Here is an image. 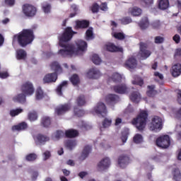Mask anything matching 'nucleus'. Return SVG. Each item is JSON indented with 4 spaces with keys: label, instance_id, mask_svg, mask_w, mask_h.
I'll use <instances>...</instances> for the list:
<instances>
[{
    "label": "nucleus",
    "instance_id": "ddd939ff",
    "mask_svg": "<svg viewBox=\"0 0 181 181\" xmlns=\"http://www.w3.org/2000/svg\"><path fill=\"white\" fill-rule=\"evenodd\" d=\"M90 26V21L88 20H77L75 21V25L74 28L75 30H78V29H87Z\"/></svg>",
    "mask_w": 181,
    "mask_h": 181
},
{
    "label": "nucleus",
    "instance_id": "a18cd8bd",
    "mask_svg": "<svg viewBox=\"0 0 181 181\" xmlns=\"http://www.w3.org/2000/svg\"><path fill=\"white\" fill-rule=\"evenodd\" d=\"M112 35L117 40H124L125 39V34L124 33H113Z\"/></svg>",
    "mask_w": 181,
    "mask_h": 181
},
{
    "label": "nucleus",
    "instance_id": "0e129e2a",
    "mask_svg": "<svg viewBox=\"0 0 181 181\" xmlns=\"http://www.w3.org/2000/svg\"><path fill=\"white\" fill-rule=\"evenodd\" d=\"M173 40H174V42H175L177 45H179V43H180V35H179V34H175V35L173 37Z\"/></svg>",
    "mask_w": 181,
    "mask_h": 181
},
{
    "label": "nucleus",
    "instance_id": "49530a36",
    "mask_svg": "<svg viewBox=\"0 0 181 181\" xmlns=\"http://www.w3.org/2000/svg\"><path fill=\"white\" fill-rule=\"evenodd\" d=\"M74 114L76 117H83L84 115V110L78 109L76 106L74 107Z\"/></svg>",
    "mask_w": 181,
    "mask_h": 181
},
{
    "label": "nucleus",
    "instance_id": "dca6fc26",
    "mask_svg": "<svg viewBox=\"0 0 181 181\" xmlns=\"http://www.w3.org/2000/svg\"><path fill=\"white\" fill-rule=\"evenodd\" d=\"M57 80V74L56 73L47 74L43 78V83L44 84L49 83H56Z\"/></svg>",
    "mask_w": 181,
    "mask_h": 181
},
{
    "label": "nucleus",
    "instance_id": "79ce46f5",
    "mask_svg": "<svg viewBox=\"0 0 181 181\" xmlns=\"http://www.w3.org/2000/svg\"><path fill=\"white\" fill-rule=\"evenodd\" d=\"M45 97L43 90L41 87H38L35 92V98L36 100H42Z\"/></svg>",
    "mask_w": 181,
    "mask_h": 181
},
{
    "label": "nucleus",
    "instance_id": "a878e982",
    "mask_svg": "<svg viewBox=\"0 0 181 181\" xmlns=\"http://www.w3.org/2000/svg\"><path fill=\"white\" fill-rule=\"evenodd\" d=\"M68 82L67 81H64L57 88L56 91H57V94H58V95H63V91H64V90H66V88H67V86H68Z\"/></svg>",
    "mask_w": 181,
    "mask_h": 181
},
{
    "label": "nucleus",
    "instance_id": "774afa93",
    "mask_svg": "<svg viewBox=\"0 0 181 181\" xmlns=\"http://www.w3.org/2000/svg\"><path fill=\"white\" fill-rule=\"evenodd\" d=\"M177 102L181 105V90L177 92Z\"/></svg>",
    "mask_w": 181,
    "mask_h": 181
},
{
    "label": "nucleus",
    "instance_id": "a211bd4d",
    "mask_svg": "<svg viewBox=\"0 0 181 181\" xmlns=\"http://www.w3.org/2000/svg\"><path fill=\"white\" fill-rule=\"evenodd\" d=\"M170 73L173 77H179L181 74V64H174L170 69Z\"/></svg>",
    "mask_w": 181,
    "mask_h": 181
},
{
    "label": "nucleus",
    "instance_id": "5701e85b",
    "mask_svg": "<svg viewBox=\"0 0 181 181\" xmlns=\"http://www.w3.org/2000/svg\"><path fill=\"white\" fill-rule=\"evenodd\" d=\"M80 135L78 130L74 129H69L65 131V136L66 138H77Z\"/></svg>",
    "mask_w": 181,
    "mask_h": 181
},
{
    "label": "nucleus",
    "instance_id": "3c124183",
    "mask_svg": "<svg viewBox=\"0 0 181 181\" xmlns=\"http://www.w3.org/2000/svg\"><path fill=\"white\" fill-rule=\"evenodd\" d=\"M112 78L115 83H119L122 80V76L118 73L113 74Z\"/></svg>",
    "mask_w": 181,
    "mask_h": 181
},
{
    "label": "nucleus",
    "instance_id": "c9c22d12",
    "mask_svg": "<svg viewBox=\"0 0 181 181\" xmlns=\"http://www.w3.org/2000/svg\"><path fill=\"white\" fill-rule=\"evenodd\" d=\"M26 51H25V49H18L17 50V59L18 60H25V59H26Z\"/></svg>",
    "mask_w": 181,
    "mask_h": 181
},
{
    "label": "nucleus",
    "instance_id": "aec40b11",
    "mask_svg": "<svg viewBox=\"0 0 181 181\" xmlns=\"http://www.w3.org/2000/svg\"><path fill=\"white\" fill-rule=\"evenodd\" d=\"M106 49L107 52H111L112 53L119 52L122 53L124 52V49L122 47H119L116 46L115 45L110 43L106 45Z\"/></svg>",
    "mask_w": 181,
    "mask_h": 181
},
{
    "label": "nucleus",
    "instance_id": "c85d7f7f",
    "mask_svg": "<svg viewBox=\"0 0 181 181\" xmlns=\"http://www.w3.org/2000/svg\"><path fill=\"white\" fill-rule=\"evenodd\" d=\"M25 129H28V124L25 122L12 127L13 131H25Z\"/></svg>",
    "mask_w": 181,
    "mask_h": 181
},
{
    "label": "nucleus",
    "instance_id": "393cba45",
    "mask_svg": "<svg viewBox=\"0 0 181 181\" xmlns=\"http://www.w3.org/2000/svg\"><path fill=\"white\" fill-rule=\"evenodd\" d=\"M50 67L52 70H54V73H56V74H60V73H63V69H62V66H60V64H59V62H53L51 64H50Z\"/></svg>",
    "mask_w": 181,
    "mask_h": 181
},
{
    "label": "nucleus",
    "instance_id": "58836bf2",
    "mask_svg": "<svg viewBox=\"0 0 181 181\" xmlns=\"http://www.w3.org/2000/svg\"><path fill=\"white\" fill-rule=\"evenodd\" d=\"M76 145L77 142L74 140H68L65 143V146H66V148H68L69 151H73V148H76Z\"/></svg>",
    "mask_w": 181,
    "mask_h": 181
},
{
    "label": "nucleus",
    "instance_id": "13d9d810",
    "mask_svg": "<svg viewBox=\"0 0 181 181\" xmlns=\"http://www.w3.org/2000/svg\"><path fill=\"white\" fill-rule=\"evenodd\" d=\"M99 11H100V6L98 5V4L97 3L93 4L91 6L92 13H98Z\"/></svg>",
    "mask_w": 181,
    "mask_h": 181
},
{
    "label": "nucleus",
    "instance_id": "9d476101",
    "mask_svg": "<svg viewBox=\"0 0 181 181\" xmlns=\"http://www.w3.org/2000/svg\"><path fill=\"white\" fill-rule=\"evenodd\" d=\"M151 51L146 49V44L144 42H140V51L139 52V56L142 60H146L151 56Z\"/></svg>",
    "mask_w": 181,
    "mask_h": 181
},
{
    "label": "nucleus",
    "instance_id": "5fc2aeb1",
    "mask_svg": "<svg viewBox=\"0 0 181 181\" xmlns=\"http://www.w3.org/2000/svg\"><path fill=\"white\" fill-rule=\"evenodd\" d=\"M28 119H30V121H36V119H37V113L36 112H29Z\"/></svg>",
    "mask_w": 181,
    "mask_h": 181
},
{
    "label": "nucleus",
    "instance_id": "8fccbe9b",
    "mask_svg": "<svg viewBox=\"0 0 181 181\" xmlns=\"http://www.w3.org/2000/svg\"><path fill=\"white\" fill-rule=\"evenodd\" d=\"M37 158V156L34 153H31L26 156L25 159L28 162H33V160H36Z\"/></svg>",
    "mask_w": 181,
    "mask_h": 181
},
{
    "label": "nucleus",
    "instance_id": "69168bd1",
    "mask_svg": "<svg viewBox=\"0 0 181 181\" xmlns=\"http://www.w3.org/2000/svg\"><path fill=\"white\" fill-rule=\"evenodd\" d=\"M4 4L7 6H13L15 5V0H4Z\"/></svg>",
    "mask_w": 181,
    "mask_h": 181
},
{
    "label": "nucleus",
    "instance_id": "6ab92c4d",
    "mask_svg": "<svg viewBox=\"0 0 181 181\" xmlns=\"http://www.w3.org/2000/svg\"><path fill=\"white\" fill-rule=\"evenodd\" d=\"M88 78H93V79H97L100 78V71L95 68L90 69L87 74H86Z\"/></svg>",
    "mask_w": 181,
    "mask_h": 181
},
{
    "label": "nucleus",
    "instance_id": "f3484780",
    "mask_svg": "<svg viewBox=\"0 0 181 181\" xmlns=\"http://www.w3.org/2000/svg\"><path fill=\"white\" fill-rule=\"evenodd\" d=\"M113 90L117 94H126V93H128V86L125 83H122L113 86Z\"/></svg>",
    "mask_w": 181,
    "mask_h": 181
},
{
    "label": "nucleus",
    "instance_id": "412c9836",
    "mask_svg": "<svg viewBox=\"0 0 181 181\" xmlns=\"http://www.w3.org/2000/svg\"><path fill=\"white\" fill-rule=\"evenodd\" d=\"M138 63L136 62V59L132 57L129 58L124 63V67L127 69H135Z\"/></svg>",
    "mask_w": 181,
    "mask_h": 181
},
{
    "label": "nucleus",
    "instance_id": "cd10ccee",
    "mask_svg": "<svg viewBox=\"0 0 181 181\" xmlns=\"http://www.w3.org/2000/svg\"><path fill=\"white\" fill-rule=\"evenodd\" d=\"M13 100L14 103H20V104H23V103H26V95H25V93H20L13 98Z\"/></svg>",
    "mask_w": 181,
    "mask_h": 181
},
{
    "label": "nucleus",
    "instance_id": "09e8293b",
    "mask_svg": "<svg viewBox=\"0 0 181 181\" xmlns=\"http://www.w3.org/2000/svg\"><path fill=\"white\" fill-rule=\"evenodd\" d=\"M21 112H23V109L18 108L16 110H11L10 111L11 117H16V115H19Z\"/></svg>",
    "mask_w": 181,
    "mask_h": 181
},
{
    "label": "nucleus",
    "instance_id": "e433bc0d",
    "mask_svg": "<svg viewBox=\"0 0 181 181\" xmlns=\"http://www.w3.org/2000/svg\"><path fill=\"white\" fill-rule=\"evenodd\" d=\"M129 12H130L131 15H132L133 16H139L141 13H142V9L138 7H134L129 8Z\"/></svg>",
    "mask_w": 181,
    "mask_h": 181
},
{
    "label": "nucleus",
    "instance_id": "6e6552de",
    "mask_svg": "<svg viewBox=\"0 0 181 181\" xmlns=\"http://www.w3.org/2000/svg\"><path fill=\"white\" fill-rule=\"evenodd\" d=\"M94 112L97 114V115H102L103 117H105L108 111L107 110V106L103 103H98L96 106L93 108Z\"/></svg>",
    "mask_w": 181,
    "mask_h": 181
},
{
    "label": "nucleus",
    "instance_id": "338daca9",
    "mask_svg": "<svg viewBox=\"0 0 181 181\" xmlns=\"http://www.w3.org/2000/svg\"><path fill=\"white\" fill-rule=\"evenodd\" d=\"M43 156H44V160H47V159H49V158L52 156V154L50 153V151H46L45 152H44Z\"/></svg>",
    "mask_w": 181,
    "mask_h": 181
},
{
    "label": "nucleus",
    "instance_id": "680f3d73",
    "mask_svg": "<svg viewBox=\"0 0 181 181\" xmlns=\"http://www.w3.org/2000/svg\"><path fill=\"white\" fill-rule=\"evenodd\" d=\"M99 9H100V11H103L104 12L108 11V6L107 3H102L100 6H99Z\"/></svg>",
    "mask_w": 181,
    "mask_h": 181
},
{
    "label": "nucleus",
    "instance_id": "0eeeda50",
    "mask_svg": "<svg viewBox=\"0 0 181 181\" xmlns=\"http://www.w3.org/2000/svg\"><path fill=\"white\" fill-rule=\"evenodd\" d=\"M21 91L25 95H32L35 93L33 84L29 81L24 83L21 86Z\"/></svg>",
    "mask_w": 181,
    "mask_h": 181
},
{
    "label": "nucleus",
    "instance_id": "4d7b16f0",
    "mask_svg": "<svg viewBox=\"0 0 181 181\" xmlns=\"http://www.w3.org/2000/svg\"><path fill=\"white\" fill-rule=\"evenodd\" d=\"M111 124H112V120H111V119L105 118L103 122V128H108V127L111 126Z\"/></svg>",
    "mask_w": 181,
    "mask_h": 181
},
{
    "label": "nucleus",
    "instance_id": "f8f14e48",
    "mask_svg": "<svg viewBox=\"0 0 181 181\" xmlns=\"http://www.w3.org/2000/svg\"><path fill=\"white\" fill-rule=\"evenodd\" d=\"M34 139L36 145H45L46 142L50 141V137L45 134H38Z\"/></svg>",
    "mask_w": 181,
    "mask_h": 181
},
{
    "label": "nucleus",
    "instance_id": "b1692460",
    "mask_svg": "<svg viewBox=\"0 0 181 181\" xmlns=\"http://www.w3.org/2000/svg\"><path fill=\"white\" fill-rule=\"evenodd\" d=\"M156 88V86L155 85H151L147 86L148 90L146 91V94L148 97H151L152 98H153V97L158 95V90H155Z\"/></svg>",
    "mask_w": 181,
    "mask_h": 181
},
{
    "label": "nucleus",
    "instance_id": "2eb2a0df",
    "mask_svg": "<svg viewBox=\"0 0 181 181\" xmlns=\"http://www.w3.org/2000/svg\"><path fill=\"white\" fill-rule=\"evenodd\" d=\"M105 101L108 105H114L119 101V96L115 94H109L105 97Z\"/></svg>",
    "mask_w": 181,
    "mask_h": 181
},
{
    "label": "nucleus",
    "instance_id": "052dcab7",
    "mask_svg": "<svg viewBox=\"0 0 181 181\" xmlns=\"http://www.w3.org/2000/svg\"><path fill=\"white\" fill-rule=\"evenodd\" d=\"M141 4H144L146 6H151L154 3V0H141Z\"/></svg>",
    "mask_w": 181,
    "mask_h": 181
},
{
    "label": "nucleus",
    "instance_id": "f704fd0d",
    "mask_svg": "<svg viewBox=\"0 0 181 181\" xmlns=\"http://www.w3.org/2000/svg\"><path fill=\"white\" fill-rule=\"evenodd\" d=\"M130 100L133 103H139V100H141V94L139 93V92L136 91L132 93L130 95Z\"/></svg>",
    "mask_w": 181,
    "mask_h": 181
},
{
    "label": "nucleus",
    "instance_id": "20e7f679",
    "mask_svg": "<svg viewBox=\"0 0 181 181\" xmlns=\"http://www.w3.org/2000/svg\"><path fill=\"white\" fill-rule=\"evenodd\" d=\"M156 145L162 149H168L170 146V137L167 134L159 136L156 141Z\"/></svg>",
    "mask_w": 181,
    "mask_h": 181
},
{
    "label": "nucleus",
    "instance_id": "e2e57ef3",
    "mask_svg": "<svg viewBox=\"0 0 181 181\" xmlns=\"http://www.w3.org/2000/svg\"><path fill=\"white\" fill-rule=\"evenodd\" d=\"M62 136H64V132H63V131H61V130L57 131L55 138L57 139H60Z\"/></svg>",
    "mask_w": 181,
    "mask_h": 181
},
{
    "label": "nucleus",
    "instance_id": "2f4dec72",
    "mask_svg": "<svg viewBox=\"0 0 181 181\" xmlns=\"http://www.w3.org/2000/svg\"><path fill=\"white\" fill-rule=\"evenodd\" d=\"M169 8V0H160L158 1V8L161 11H166Z\"/></svg>",
    "mask_w": 181,
    "mask_h": 181
},
{
    "label": "nucleus",
    "instance_id": "4c0bfd02",
    "mask_svg": "<svg viewBox=\"0 0 181 181\" xmlns=\"http://www.w3.org/2000/svg\"><path fill=\"white\" fill-rule=\"evenodd\" d=\"M129 135V129H124L122 132V136H121V140L123 144H125L127 141L128 140V136Z\"/></svg>",
    "mask_w": 181,
    "mask_h": 181
},
{
    "label": "nucleus",
    "instance_id": "6e6d98bb",
    "mask_svg": "<svg viewBox=\"0 0 181 181\" xmlns=\"http://www.w3.org/2000/svg\"><path fill=\"white\" fill-rule=\"evenodd\" d=\"M120 22L122 25H129V23H132V18H131L130 17H124L120 20Z\"/></svg>",
    "mask_w": 181,
    "mask_h": 181
},
{
    "label": "nucleus",
    "instance_id": "4468645a",
    "mask_svg": "<svg viewBox=\"0 0 181 181\" xmlns=\"http://www.w3.org/2000/svg\"><path fill=\"white\" fill-rule=\"evenodd\" d=\"M110 165H111V160H110L109 158L106 157V158H103L98 164V170H99V172H101L103 170H106V169L110 168Z\"/></svg>",
    "mask_w": 181,
    "mask_h": 181
},
{
    "label": "nucleus",
    "instance_id": "ea45409f",
    "mask_svg": "<svg viewBox=\"0 0 181 181\" xmlns=\"http://www.w3.org/2000/svg\"><path fill=\"white\" fill-rule=\"evenodd\" d=\"M132 84L142 87V86H144V79L138 76H134V80L132 81Z\"/></svg>",
    "mask_w": 181,
    "mask_h": 181
},
{
    "label": "nucleus",
    "instance_id": "603ef678",
    "mask_svg": "<svg viewBox=\"0 0 181 181\" xmlns=\"http://www.w3.org/2000/svg\"><path fill=\"white\" fill-rule=\"evenodd\" d=\"M165 42V37L162 36H156L154 37V43L156 45H162V43H164Z\"/></svg>",
    "mask_w": 181,
    "mask_h": 181
},
{
    "label": "nucleus",
    "instance_id": "c03bdc74",
    "mask_svg": "<svg viewBox=\"0 0 181 181\" xmlns=\"http://www.w3.org/2000/svg\"><path fill=\"white\" fill-rule=\"evenodd\" d=\"M86 40H93L94 34L93 33V28H89L86 32Z\"/></svg>",
    "mask_w": 181,
    "mask_h": 181
},
{
    "label": "nucleus",
    "instance_id": "7c9ffc66",
    "mask_svg": "<svg viewBox=\"0 0 181 181\" xmlns=\"http://www.w3.org/2000/svg\"><path fill=\"white\" fill-rule=\"evenodd\" d=\"M76 103L78 107H83L87 104V100H86V96L84 95H80L76 98Z\"/></svg>",
    "mask_w": 181,
    "mask_h": 181
},
{
    "label": "nucleus",
    "instance_id": "f03ea898",
    "mask_svg": "<svg viewBox=\"0 0 181 181\" xmlns=\"http://www.w3.org/2000/svg\"><path fill=\"white\" fill-rule=\"evenodd\" d=\"M33 40H35L33 29H23L13 37V42H17L21 47H26L28 45H31Z\"/></svg>",
    "mask_w": 181,
    "mask_h": 181
},
{
    "label": "nucleus",
    "instance_id": "de8ad7c7",
    "mask_svg": "<svg viewBox=\"0 0 181 181\" xmlns=\"http://www.w3.org/2000/svg\"><path fill=\"white\" fill-rule=\"evenodd\" d=\"M91 60L94 64L98 65L101 64V58H100L97 54H93L92 55Z\"/></svg>",
    "mask_w": 181,
    "mask_h": 181
},
{
    "label": "nucleus",
    "instance_id": "37998d69",
    "mask_svg": "<svg viewBox=\"0 0 181 181\" xmlns=\"http://www.w3.org/2000/svg\"><path fill=\"white\" fill-rule=\"evenodd\" d=\"M42 9L45 13H49L52 9V6L47 2H44L42 4Z\"/></svg>",
    "mask_w": 181,
    "mask_h": 181
},
{
    "label": "nucleus",
    "instance_id": "423d86ee",
    "mask_svg": "<svg viewBox=\"0 0 181 181\" xmlns=\"http://www.w3.org/2000/svg\"><path fill=\"white\" fill-rule=\"evenodd\" d=\"M23 13L28 18H33L37 12V9L32 4H25L22 6Z\"/></svg>",
    "mask_w": 181,
    "mask_h": 181
},
{
    "label": "nucleus",
    "instance_id": "bf43d9fd",
    "mask_svg": "<svg viewBox=\"0 0 181 181\" xmlns=\"http://www.w3.org/2000/svg\"><path fill=\"white\" fill-rule=\"evenodd\" d=\"M153 29H159L161 26L160 21H156L151 23Z\"/></svg>",
    "mask_w": 181,
    "mask_h": 181
},
{
    "label": "nucleus",
    "instance_id": "f257e3e1",
    "mask_svg": "<svg viewBox=\"0 0 181 181\" xmlns=\"http://www.w3.org/2000/svg\"><path fill=\"white\" fill-rule=\"evenodd\" d=\"M74 35H77V32L73 31L71 27H66L64 33L59 36V45L61 47H64V49H59L58 53L62 57H71L73 54H76L74 47L67 44L73 39Z\"/></svg>",
    "mask_w": 181,
    "mask_h": 181
},
{
    "label": "nucleus",
    "instance_id": "72a5a7b5",
    "mask_svg": "<svg viewBox=\"0 0 181 181\" xmlns=\"http://www.w3.org/2000/svg\"><path fill=\"white\" fill-rule=\"evenodd\" d=\"M139 26L141 28V29H142V30L146 29V28L149 26V21L148 20V17L143 18L139 23Z\"/></svg>",
    "mask_w": 181,
    "mask_h": 181
},
{
    "label": "nucleus",
    "instance_id": "9b49d317",
    "mask_svg": "<svg viewBox=\"0 0 181 181\" xmlns=\"http://www.w3.org/2000/svg\"><path fill=\"white\" fill-rule=\"evenodd\" d=\"M131 162V158L128 154H123L119 156L117 163L120 168H127V165Z\"/></svg>",
    "mask_w": 181,
    "mask_h": 181
},
{
    "label": "nucleus",
    "instance_id": "473e14b6",
    "mask_svg": "<svg viewBox=\"0 0 181 181\" xmlns=\"http://www.w3.org/2000/svg\"><path fill=\"white\" fill-rule=\"evenodd\" d=\"M173 179L175 181H181V173L179 168H174L172 171Z\"/></svg>",
    "mask_w": 181,
    "mask_h": 181
},
{
    "label": "nucleus",
    "instance_id": "1a4fd4ad",
    "mask_svg": "<svg viewBox=\"0 0 181 181\" xmlns=\"http://www.w3.org/2000/svg\"><path fill=\"white\" fill-rule=\"evenodd\" d=\"M71 110V103H68L63 105H59L56 108L55 112L57 115H63V114H66V112H69Z\"/></svg>",
    "mask_w": 181,
    "mask_h": 181
},
{
    "label": "nucleus",
    "instance_id": "bb28decb",
    "mask_svg": "<svg viewBox=\"0 0 181 181\" xmlns=\"http://www.w3.org/2000/svg\"><path fill=\"white\" fill-rule=\"evenodd\" d=\"M41 125L44 128H49L52 125V119L48 116H44L41 119Z\"/></svg>",
    "mask_w": 181,
    "mask_h": 181
},
{
    "label": "nucleus",
    "instance_id": "864d4df0",
    "mask_svg": "<svg viewBox=\"0 0 181 181\" xmlns=\"http://www.w3.org/2000/svg\"><path fill=\"white\" fill-rule=\"evenodd\" d=\"M133 141L134 144H141L144 141V139L142 135L137 134L134 136Z\"/></svg>",
    "mask_w": 181,
    "mask_h": 181
},
{
    "label": "nucleus",
    "instance_id": "c756f323",
    "mask_svg": "<svg viewBox=\"0 0 181 181\" xmlns=\"http://www.w3.org/2000/svg\"><path fill=\"white\" fill-rule=\"evenodd\" d=\"M76 46L78 47V50L80 52H84L85 50H87V42L79 40L76 42Z\"/></svg>",
    "mask_w": 181,
    "mask_h": 181
},
{
    "label": "nucleus",
    "instance_id": "4be33fe9",
    "mask_svg": "<svg viewBox=\"0 0 181 181\" xmlns=\"http://www.w3.org/2000/svg\"><path fill=\"white\" fill-rule=\"evenodd\" d=\"M90 152H91V146L87 145L85 146L83 148V150L81 153V156L79 157L80 160H86L87 158H88V156L90 155Z\"/></svg>",
    "mask_w": 181,
    "mask_h": 181
},
{
    "label": "nucleus",
    "instance_id": "a19ab883",
    "mask_svg": "<svg viewBox=\"0 0 181 181\" xmlns=\"http://www.w3.org/2000/svg\"><path fill=\"white\" fill-rule=\"evenodd\" d=\"M70 81L73 84V86H77L80 84V78L78 75L74 74L70 78Z\"/></svg>",
    "mask_w": 181,
    "mask_h": 181
},
{
    "label": "nucleus",
    "instance_id": "39448f33",
    "mask_svg": "<svg viewBox=\"0 0 181 181\" xmlns=\"http://www.w3.org/2000/svg\"><path fill=\"white\" fill-rule=\"evenodd\" d=\"M163 128V122H162V118L159 116H154L151 119V131H155L156 132H159Z\"/></svg>",
    "mask_w": 181,
    "mask_h": 181
},
{
    "label": "nucleus",
    "instance_id": "7ed1b4c3",
    "mask_svg": "<svg viewBox=\"0 0 181 181\" xmlns=\"http://www.w3.org/2000/svg\"><path fill=\"white\" fill-rule=\"evenodd\" d=\"M148 115V110H140L139 115L132 120V125H134L139 132H143L145 129Z\"/></svg>",
    "mask_w": 181,
    "mask_h": 181
}]
</instances>
